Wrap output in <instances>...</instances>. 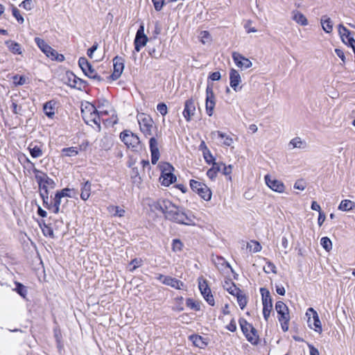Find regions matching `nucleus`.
Returning <instances> with one entry per match:
<instances>
[{
  "mask_svg": "<svg viewBox=\"0 0 355 355\" xmlns=\"http://www.w3.org/2000/svg\"><path fill=\"white\" fill-rule=\"evenodd\" d=\"M196 106L193 99H188L185 101L183 116L187 121H189L195 114Z\"/></svg>",
  "mask_w": 355,
  "mask_h": 355,
  "instance_id": "nucleus-20",
  "label": "nucleus"
},
{
  "mask_svg": "<svg viewBox=\"0 0 355 355\" xmlns=\"http://www.w3.org/2000/svg\"><path fill=\"white\" fill-rule=\"evenodd\" d=\"M15 291L24 298H25L27 295V289L26 286L21 283H16V288H15Z\"/></svg>",
  "mask_w": 355,
  "mask_h": 355,
  "instance_id": "nucleus-44",
  "label": "nucleus"
},
{
  "mask_svg": "<svg viewBox=\"0 0 355 355\" xmlns=\"http://www.w3.org/2000/svg\"><path fill=\"white\" fill-rule=\"evenodd\" d=\"M198 39L202 44L209 45L212 42L210 33L207 31H202L198 35Z\"/></svg>",
  "mask_w": 355,
  "mask_h": 355,
  "instance_id": "nucleus-31",
  "label": "nucleus"
},
{
  "mask_svg": "<svg viewBox=\"0 0 355 355\" xmlns=\"http://www.w3.org/2000/svg\"><path fill=\"white\" fill-rule=\"evenodd\" d=\"M263 304V315L264 319L267 321L272 309V298L270 292L265 288H260Z\"/></svg>",
  "mask_w": 355,
  "mask_h": 355,
  "instance_id": "nucleus-8",
  "label": "nucleus"
},
{
  "mask_svg": "<svg viewBox=\"0 0 355 355\" xmlns=\"http://www.w3.org/2000/svg\"><path fill=\"white\" fill-rule=\"evenodd\" d=\"M98 46V44L94 43V45L87 50V54L90 58H93V53L97 50Z\"/></svg>",
  "mask_w": 355,
  "mask_h": 355,
  "instance_id": "nucleus-60",
  "label": "nucleus"
},
{
  "mask_svg": "<svg viewBox=\"0 0 355 355\" xmlns=\"http://www.w3.org/2000/svg\"><path fill=\"white\" fill-rule=\"evenodd\" d=\"M114 71L110 76L113 80H117L121 75L124 69V60L122 58L116 56L113 59Z\"/></svg>",
  "mask_w": 355,
  "mask_h": 355,
  "instance_id": "nucleus-16",
  "label": "nucleus"
},
{
  "mask_svg": "<svg viewBox=\"0 0 355 355\" xmlns=\"http://www.w3.org/2000/svg\"><path fill=\"white\" fill-rule=\"evenodd\" d=\"M27 162L33 167V171L39 184L40 196L44 203H45L49 199V190L54 189L55 183L54 180L50 178L46 173L35 168L34 164L28 159H27Z\"/></svg>",
  "mask_w": 355,
  "mask_h": 355,
  "instance_id": "nucleus-2",
  "label": "nucleus"
},
{
  "mask_svg": "<svg viewBox=\"0 0 355 355\" xmlns=\"http://www.w3.org/2000/svg\"><path fill=\"white\" fill-rule=\"evenodd\" d=\"M71 192V190L70 189L65 188V189H63L60 191H58L57 193H58V195L60 196L61 198H63V197L72 198Z\"/></svg>",
  "mask_w": 355,
  "mask_h": 355,
  "instance_id": "nucleus-55",
  "label": "nucleus"
},
{
  "mask_svg": "<svg viewBox=\"0 0 355 355\" xmlns=\"http://www.w3.org/2000/svg\"><path fill=\"white\" fill-rule=\"evenodd\" d=\"M148 40V37L144 34V26L141 24L137 30L135 38V50L139 52L141 49L146 46Z\"/></svg>",
  "mask_w": 355,
  "mask_h": 355,
  "instance_id": "nucleus-12",
  "label": "nucleus"
},
{
  "mask_svg": "<svg viewBox=\"0 0 355 355\" xmlns=\"http://www.w3.org/2000/svg\"><path fill=\"white\" fill-rule=\"evenodd\" d=\"M6 44L8 49L14 54L21 55L22 53L21 45L14 41L8 40L6 42Z\"/></svg>",
  "mask_w": 355,
  "mask_h": 355,
  "instance_id": "nucleus-27",
  "label": "nucleus"
},
{
  "mask_svg": "<svg viewBox=\"0 0 355 355\" xmlns=\"http://www.w3.org/2000/svg\"><path fill=\"white\" fill-rule=\"evenodd\" d=\"M191 340L193 345L200 348H204L207 345V343L202 336L198 335H193L190 336Z\"/></svg>",
  "mask_w": 355,
  "mask_h": 355,
  "instance_id": "nucleus-36",
  "label": "nucleus"
},
{
  "mask_svg": "<svg viewBox=\"0 0 355 355\" xmlns=\"http://www.w3.org/2000/svg\"><path fill=\"white\" fill-rule=\"evenodd\" d=\"M292 19L301 26H306L308 24L306 17L298 10H295L292 12Z\"/></svg>",
  "mask_w": 355,
  "mask_h": 355,
  "instance_id": "nucleus-23",
  "label": "nucleus"
},
{
  "mask_svg": "<svg viewBox=\"0 0 355 355\" xmlns=\"http://www.w3.org/2000/svg\"><path fill=\"white\" fill-rule=\"evenodd\" d=\"M335 53H336L337 56L339 57L343 62H345V53L341 49H336Z\"/></svg>",
  "mask_w": 355,
  "mask_h": 355,
  "instance_id": "nucleus-62",
  "label": "nucleus"
},
{
  "mask_svg": "<svg viewBox=\"0 0 355 355\" xmlns=\"http://www.w3.org/2000/svg\"><path fill=\"white\" fill-rule=\"evenodd\" d=\"M81 114L85 122L90 125L92 123L95 124L97 127V130L101 131V119H99V114L97 112V108L92 103H86L85 105L82 106Z\"/></svg>",
  "mask_w": 355,
  "mask_h": 355,
  "instance_id": "nucleus-3",
  "label": "nucleus"
},
{
  "mask_svg": "<svg viewBox=\"0 0 355 355\" xmlns=\"http://www.w3.org/2000/svg\"><path fill=\"white\" fill-rule=\"evenodd\" d=\"M164 284L169 286L175 289L181 290L184 286V284L180 280L175 278L168 276V278H165Z\"/></svg>",
  "mask_w": 355,
  "mask_h": 355,
  "instance_id": "nucleus-25",
  "label": "nucleus"
},
{
  "mask_svg": "<svg viewBox=\"0 0 355 355\" xmlns=\"http://www.w3.org/2000/svg\"><path fill=\"white\" fill-rule=\"evenodd\" d=\"M248 248L250 251H252L253 252H258L261 250V246L259 243L254 241H251L250 243H248Z\"/></svg>",
  "mask_w": 355,
  "mask_h": 355,
  "instance_id": "nucleus-45",
  "label": "nucleus"
},
{
  "mask_svg": "<svg viewBox=\"0 0 355 355\" xmlns=\"http://www.w3.org/2000/svg\"><path fill=\"white\" fill-rule=\"evenodd\" d=\"M105 104L108 105V102L104 101V103L101 105H98V107H96L97 112L99 114V119H101V117H102L103 115H107L109 113L108 110L104 108L105 107Z\"/></svg>",
  "mask_w": 355,
  "mask_h": 355,
  "instance_id": "nucleus-46",
  "label": "nucleus"
},
{
  "mask_svg": "<svg viewBox=\"0 0 355 355\" xmlns=\"http://www.w3.org/2000/svg\"><path fill=\"white\" fill-rule=\"evenodd\" d=\"M289 146H291V148H300L304 149L307 147V143L305 140L302 139L300 137H295L292 139L289 142Z\"/></svg>",
  "mask_w": 355,
  "mask_h": 355,
  "instance_id": "nucleus-26",
  "label": "nucleus"
},
{
  "mask_svg": "<svg viewBox=\"0 0 355 355\" xmlns=\"http://www.w3.org/2000/svg\"><path fill=\"white\" fill-rule=\"evenodd\" d=\"M226 329L232 332H234L236 330V324L234 319H232L230 322L226 326Z\"/></svg>",
  "mask_w": 355,
  "mask_h": 355,
  "instance_id": "nucleus-58",
  "label": "nucleus"
},
{
  "mask_svg": "<svg viewBox=\"0 0 355 355\" xmlns=\"http://www.w3.org/2000/svg\"><path fill=\"white\" fill-rule=\"evenodd\" d=\"M155 9L157 11H159L162 9L164 4V0H152Z\"/></svg>",
  "mask_w": 355,
  "mask_h": 355,
  "instance_id": "nucleus-56",
  "label": "nucleus"
},
{
  "mask_svg": "<svg viewBox=\"0 0 355 355\" xmlns=\"http://www.w3.org/2000/svg\"><path fill=\"white\" fill-rule=\"evenodd\" d=\"M355 207V202L350 200H343L340 202L338 209L343 211L352 210Z\"/></svg>",
  "mask_w": 355,
  "mask_h": 355,
  "instance_id": "nucleus-30",
  "label": "nucleus"
},
{
  "mask_svg": "<svg viewBox=\"0 0 355 355\" xmlns=\"http://www.w3.org/2000/svg\"><path fill=\"white\" fill-rule=\"evenodd\" d=\"M182 243L179 239H174L172 243V249L174 252H178L182 250Z\"/></svg>",
  "mask_w": 355,
  "mask_h": 355,
  "instance_id": "nucleus-54",
  "label": "nucleus"
},
{
  "mask_svg": "<svg viewBox=\"0 0 355 355\" xmlns=\"http://www.w3.org/2000/svg\"><path fill=\"white\" fill-rule=\"evenodd\" d=\"M62 155L67 157H74L78 154V150L76 147L64 148L62 150Z\"/></svg>",
  "mask_w": 355,
  "mask_h": 355,
  "instance_id": "nucleus-40",
  "label": "nucleus"
},
{
  "mask_svg": "<svg viewBox=\"0 0 355 355\" xmlns=\"http://www.w3.org/2000/svg\"><path fill=\"white\" fill-rule=\"evenodd\" d=\"M223 287L230 294L234 296L236 294L239 293L240 289L232 282L225 281L223 284Z\"/></svg>",
  "mask_w": 355,
  "mask_h": 355,
  "instance_id": "nucleus-35",
  "label": "nucleus"
},
{
  "mask_svg": "<svg viewBox=\"0 0 355 355\" xmlns=\"http://www.w3.org/2000/svg\"><path fill=\"white\" fill-rule=\"evenodd\" d=\"M142 261L141 259H135L130 263V271H134L135 269L141 266Z\"/></svg>",
  "mask_w": 355,
  "mask_h": 355,
  "instance_id": "nucleus-50",
  "label": "nucleus"
},
{
  "mask_svg": "<svg viewBox=\"0 0 355 355\" xmlns=\"http://www.w3.org/2000/svg\"><path fill=\"white\" fill-rule=\"evenodd\" d=\"M263 270L266 273H270V272L276 273L277 272H276V266H275V264H273L271 262H268L266 263V266H264Z\"/></svg>",
  "mask_w": 355,
  "mask_h": 355,
  "instance_id": "nucleus-52",
  "label": "nucleus"
},
{
  "mask_svg": "<svg viewBox=\"0 0 355 355\" xmlns=\"http://www.w3.org/2000/svg\"><path fill=\"white\" fill-rule=\"evenodd\" d=\"M232 165L226 166L225 164H223V171H222L223 174H224L225 175H229L232 173Z\"/></svg>",
  "mask_w": 355,
  "mask_h": 355,
  "instance_id": "nucleus-59",
  "label": "nucleus"
},
{
  "mask_svg": "<svg viewBox=\"0 0 355 355\" xmlns=\"http://www.w3.org/2000/svg\"><path fill=\"white\" fill-rule=\"evenodd\" d=\"M234 296L236 297L237 302L241 309H243L248 303V300L246 295L243 293L242 291H239V293L236 294Z\"/></svg>",
  "mask_w": 355,
  "mask_h": 355,
  "instance_id": "nucleus-38",
  "label": "nucleus"
},
{
  "mask_svg": "<svg viewBox=\"0 0 355 355\" xmlns=\"http://www.w3.org/2000/svg\"><path fill=\"white\" fill-rule=\"evenodd\" d=\"M11 107L12 110V112L16 114H21L22 112V107L21 105H19L17 101L15 99L12 100V105Z\"/></svg>",
  "mask_w": 355,
  "mask_h": 355,
  "instance_id": "nucleus-49",
  "label": "nucleus"
},
{
  "mask_svg": "<svg viewBox=\"0 0 355 355\" xmlns=\"http://www.w3.org/2000/svg\"><path fill=\"white\" fill-rule=\"evenodd\" d=\"M35 42L40 48V49L45 54L49 53L51 49H52L44 40L40 37H35Z\"/></svg>",
  "mask_w": 355,
  "mask_h": 355,
  "instance_id": "nucleus-32",
  "label": "nucleus"
},
{
  "mask_svg": "<svg viewBox=\"0 0 355 355\" xmlns=\"http://www.w3.org/2000/svg\"><path fill=\"white\" fill-rule=\"evenodd\" d=\"M150 150L151 153V162L156 164L159 159V150L158 142L155 137H151L149 141Z\"/></svg>",
  "mask_w": 355,
  "mask_h": 355,
  "instance_id": "nucleus-19",
  "label": "nucleus"
},
{
  "mask_svg": "<svg viewBox=\"0 0 355 355\" xmlns=\"http://www.w3.org/2000/svg\"><path fill=\"white\" fill-rule=\"evenodd\" d=\"M187 305L191 309H193L195 311L200 310V305L198 303L194 302L192 299H187Z\"/></svg>",
  "mask_w": 355,
  "mask_h": 355,
  "instance_id": "nucleus-53",
  "label": "nucleus"
},
{
  "mask_svg": "<svg viewBox=\"0 0 355 355\" xmlns=\"http://www.w3.org/2000/svg\"><path fill=\"white\" fill-rule=\"evenodd\" d=\"M320 21L322 29L327 33H330L333 30V23L331 19L327 16L324 15L322 17Z\"/></svg>",
  "mask_w": 355,
  "mask_h": 355,
  "instance_id": "nucleus-28",
  "label": "nucleus"
},
{
  "mask_svg": "<svg viewBox=\"0 0 355 355\" xmlns=\"http://www.w3.org/2000/svg\"><path fill=\"white\" fill-rule=\"evenodd\" d=\"M26 10H31L32 9V0H24L20 4Z\"/></svg>",
  "mask_w": 355,
  "mask_h": 355,
  "instance_id": "nucleus-57",
  "label": "nucleus"
},
{
  "mask_svg": "<svg viewBox=\"0 0 355 355\" xmlns=\"http://www.w3.org/2000/svg\"><path fill=\"white\" fill-rule=\"evenodd\" d=\"M232 56L236 66L241 70H245L252 67V62L241 53L238 52H233Z\"/></svg>",
  "mask_w": 355,
  "mask_h": 355,
  "instance_id": "nucleus-14",
  "label": "nucleus"
},
{
  "mask_svg": "<svg viewBox=\"0 0 355 355\" xmlns=\"http://www.w3.org/2000/svg\"><path fill=\"white\" fill-rule=\"evenodd\" d=\"M191 189L198 193L202 199L209 201L211 198V191L210 189L203 182L191 180L190 181Z\"/></svg>",
  "mask_w": 355,
  "mask_h": 355,
  "instance_id": "nucleus-5",
  "label": "nucleus"
},
{
  "mask_svg": "<svg viewBox=\"0 0 355 355\" xmlns=\"http://www.w3.org/2000/svg\"><path fill=\"white\" fill-rule=\"evenodd\" d=\"M159 180L162 185L168 187L176 181V177L173 174V173H162Z\"/></svg>",
  "mask_w": 355,
  "mask_h": 355,
  "instance_id": "nucleus-24",
  "label": "nucleus"
},
{
  "mask_svg": "<svg viewBox=\"0 0 355 355\" xmlns=\"http://www.w3.org/2000/svg\"><path fill=\"white\" fill-rule=\"evenodd\" d=\"M306 315L308 316L309 327L315 331L321 333L322 329L318 313L313 308H309L306 313Z\"/></svg>",
  "mask_w": 355,
  "mask_h": 355,
  "instance_id": "nucleus-9",
  "label": "nucleus"
},
{
  "mask_svg": "<svg viewBox=\"0 0 355 355\" xmlns=\"http://www.w3.org/2000/svg\"><path fill=\"white\" fill-rule=\"evenodd\" d=\"M137 121L139 125L140 130L146 137L152 135L154 121L153 119L144 113L137 114Z\"/></svg>",
  "mask_w": 355,
  "mask_h": 355,
  "instance_id": "nucleus-4",
  "label": "nucleus"
},
{
  "mask_svg": "<svg viewBox=\"0 0 355 355\" xmlns=\"http://www.w3.org/2000/svg\"><path fill=\"white\" fill-rule=\"evenodd\" d=\"M275 309L279 315V321H283V320H290L288 309L283 302H277L275 304Z\"/></svg>",
  "mask_w": 355,
  "mask_h": 355,
  "instance_id": "nucleus-21",
  "label": "nucleus"
},
{
  "mask_svg": "<svg viewBox=\"0 0 355 355\" xmlns=\"http://www.w3.org/2000/svg\"><path fill=\"white\" fill-rule=\"evenodd\" d=\"M67 85L71 87L81 89L82 87H85V82L82 79L78 78L72 72L67 73Z\"/></svg>",
  "mask_w": 355,
  "mask_h": 355,
  "instance_id": "nucleus-18",
  "label": "nucleus"
},
{
  "mask_svg": "<svg viewBox=\"0 0 355 355\" xmlns=\"http://www.w3.org/2000/svg\"><path fill=\"white\" fill-rule=\"evenodd\" d=\"M157 110L162 116H165L168 113V108L164 103H159L157 105Z\"/></svg>",
  "mask_w": 355,
  "mask_h": 355,
  "instance_id": "nucleus-51",
  "label": "nucleus"
},
{
  "mask_svg": "<svg viewBox=\"0 0 355 355\" xmlns=\"http://www.w3.org/2000/svg\"><path fill=\"white\" fill-rule=\"evenodd\" d=\"M308 347L310 351V355H320L319 351L313 345L308 344Z\"/></svg>",
  "mask_w": 355,
  "mask_h": 355,
  "instance_id": "nucleus-64",
  "label": "nucleus"
},
{
  "mask_svg": "<svg viewBox=\"0 0 355 355\" xmlns=\"http://www.w3.org/2000/svg\"><path fill=\"white\" fill-rule=\"evenodd\" d=\"M320 244L327 252H329L332 249L331 241L327 236L321 239Z\"/></svg>",
  "mask_w": 355,
  "mask_h": 355,
  "instance_id": "nucleus-43",
  "label": "nucleus"
},
{
  "mask_svg": "<svg viewBox=\"0 0 355 355\" xmlns=\"http://www.w3.org/2000/svg\"><path fill=\"white\" fill-rule=\"evenodd\" d=\"M12 81L15 86H21L27 83V79L24 76L17 74L12 77Z\"/></svg>",
  "mask_w": 355,
  "mask_h": 355,
  "instance_id": "nucleus-41",
  "label": "nucleus"
},
{
  "mask_svg": "<svg viewBox=\"0 0 355 355\" xmlns=\"http://www.w3.org/2000/svg\"><path fill=\"white\" fill-rule=\"evenodd\" d=\"M109 213L112 216L123 217L125 214V211L119 207V206L110 205L107 207Z\"/></svg>",
  "mask_w": 355,
  "mask_h": 355,
  "instance_id": "nucleus-34",
  "label": "nucleus"
},
{
  "mask_svg": "<svg viewBox=\"0 0 355 355\" xmlns=\"http://www.w3.org/2000/svg\"><path fill=\"white\" fill-rule=\"evenodd\" d=\"M241 83V77L238 71L231 69L230 71V85L236 92L241 90L242 87L239 86Z\"/></svg>",
  "mask_w": 355,
  "mask_h": 355,
  "instance_id": "nucleus-17",
  "label": "nucleus"
},
{
  "mask_svg": "<svg viewBox=\"0 0 355 355\" xmlns=\"http://www.w3.org/2000/svg\"><path fill=\"white\" fill-rule=\"evenodd\" d=\"M53 105L52 101H48L44 105V112L49 118H53L55 114Z\"/></svg>",
  "mask_w": 355,
  "mask_h": 355,
  "instance_id": "nucleus-37",
  "label": "nucleus"
},
{
  "mask_svg": "<svg viewBox=\"0 0 355 355\" xmlns=\"http://www.w3.org/2000/svg\"><path fill=\"white\" fill-rule=\"evenodd\" d=\"M198 287L202 295L207 301V302L209 305L214 306L215 304V301L207 281L205 279H199Z\"/></svg>",
  "mask_w": 355,
  "mask_h": 355,
  "instance_id": "nucleus-13",
  "label": "nucleus"
},
{
  "mask_svg": "<svg viewBox=\"0 0 355 355\" xmlns=\"http://www.w3.org/2000/svg\"><path fill=\"white\" fill-rule=\"evenodd\" d=\"M325 218H326L325 214L323 212L320 211L318 218V223L320 227L322 226L324 221L325 220Z\"/></svg>",
  "mask_w": 355,
  "mask_h": 355,
  "instance_id": "nucleus-61",
  "label": "nucleus"
},
{
  "mask_svg": "<svg viewBox=\"0 0 355 355\" xmlns=\"http://www.w3.org/2000/svg\"><path fill=\"white\" fill-rule=\"evenodd\" d=\"M264 180L266 185L273 191L279 193L284 192L286 187L282 181L277 180L269 174L265 175Z\"/></svg>",
  "mask_w": 355,
  "mask_h": 355,
  "instance_id": "nucleus-11",
  "label": "nucleus"
},
{
  "mask_svg": "<svg viewBox=\"0 0 355 355\" xmlns=\"http://www.w3.org/2000/svg\"><path fill=\"white\" fill-rule=\"evenodd\" d=\"M12 12L13 17L17 19V21L19 24H23L24 22V17L21 15L20 11L16 7H14V6L12 7Z\"/></svg>",
  "mask_w": 355,
  "mask_h": 355,
  "instance_id": "nucleus-47",
  "label": "nucleus"
},
{
  "mask_svg": "<svg viewBox=\"0 0 355 355\" xmlns=\"http://www.w3.org/2000/svg\"><path fill=\"white\" fill-rule=\"evenodd\" d=\"M216 105L215 96L213 89L210 87L206 89V103L205 108L207 114L211 116L213 115L214 110Z\"/></svg>",
  "mask_w": 355,
  "mask_h": 355,
  "instance_id": "nucleus-15",
  "label": "nucleus"
},
{
  "mask_svg": "<svg viewBox=\"0 0 355 355\" xmlns=\"http://www.w3.org/2000/svg\"><path fill=\"white\" fill-rule=\"evenodd\" d=\"M211 135L214 136L217 135L218 138L223 139V144L226 146H230L233 144L232 138L222 132L215 131L211 132Z\"/></svg>",
  "mask_w": 355,
  "mask_h": 355,
  "instance_id": "nucleus-29",
  "label": "nucleus"
},
{
  "mask_svg": "<svg viewBox=\"0 0 355 355\" xmlns=\"http://www.w3.org/2000/svg\"><path fill=\"white\" fill-rule=\"evenodd\" d=\"M92 189V184L87 180L81 184L80 198L83 200L86 201L90 196Z\"/></svg>",
  "mask_w": 355,
  "mask_h": 355,
  "instance_id": "nucleus-22",
  "label": "nucleus"
},
{
  "mask_svg": "<svg viewBox=\"0 0 355 355\" xmlns=\"http://www.w3.org/2000/svg\"><path fill=\"white\" fill-rule=\"evenodd\" d=\"M48 58H51L52 60H57L59 62H62L64 60V56L62 54H59L55 49L53 48L51 49L49 53L46 55Z\"/></svg>",
  "mask_w": 355,
  "mask_h": 355,
  "instance_id": "nucleus-39",
  "label": "nucleus"
},
{
  "mask_svg": "<svg viewBox=\"0 0 355 355\" xmlns=\"http://www.w3.org/2000/svg\"><path fill=\"white\" fill-rule=\"evenodd\" d=\"M28 149L29 150L30 154L33 158L40 157L43 155L42 150L40 146L31 144L28 146Z\"/></svg>",
  "mask_w": 355,
  "mask_h": 355,
  "instance_id": "nucleus-33",
  "label": "nucleus"
},
{
  "mask_svg": "<svg viewBox=\"0 0 355 355\" xmlns=\"http://www.w3.org/2000/svg\"><path fill=\"white\" fill-rule=\"evenodd\" d=\"M120 139L129 148L137 150L140 144L139 137L130 130H124L120 134Z\"/></svg>",
  "mask_w": 355,
  "mask_h": 355,
  "instance_id": "nucleus-6",
  "label": "nucleus"
},
{
  "mask_svg": "<svg viewBox=\"0 0 355 355\" xmlns=\"http://www.w3.org/2000/svg\"><path fill=\"white\" fill-rule=\"evenodd\" d=\"M218 173V166L217 162H214L212 167L209 169L207 172V175L211 180H214Z\"/></svg>",
  "mask_w": 355,
  "mask_h": 355,
  "instance_id": "nucleus-42",
  "label": "nucleus"
},
{
  "mask_svg": "<svg viewBox=\"0 0 355 355\" xmlns=\"http://www.w3.org/2000/svg\"><path fill=\"white\" fill-rule=\"evenodd\" d=\"M150 206L153 211L164 214L166 218L175 223L186 225H195L193 216L188 214L183 208L175 206L168 200L154 201Z\"/></svg>",
  "mask_w": 355,
  "mask_h": 355,
  "instance_id": "nucleus-1",
  "label": "nucleus"
},
{
  "mask_svg": "<svg viewBox=\"0 0 355 355\" xmlns=\"http://www.w3.org/2000/svg\"><path fill=\"white\" fill-rule=\"evenodd\" d=\"M239 324L241 330L248 341L252 343H256L257 340V331L252 325L248 323L245 319H241Z\"/></svg>",
  "mask_w": 355,
  "mask_h": 355,
  "instance_id": "nucleus-10",
  "label": "nucleus"
},
{
  "mask_svg": "<svg viewBox=\"0 0 355 355\" xmlns=\"http://www.w3.org/2000/svg\"><path fill=\"white\" fill-rule=\"evenodd\" d=\"M159 166L162 171V173H172L174 169L172 165L166 162L162 163Z\"/></svg>",
  "mask_w": 355,
  "mask_h": 355,
  "instance_id": "nucleus-48",
  "label": "nucleus"
},
{
  "mask_svg": "<svg viewBox=\"0 0 355 355\" xmlns=\"http://www.w3.org/2000/svg\"><path fill=\"white\" fill-rule=\"evenodd\" d=\"M220 73L218 71L213 72L209 76L210 79L214 81L220 80Z\"/></svg>",
  "mask_w": 355,
  "mask_h": 355,
  "instance_id": "nucleus-63",
  "label": "nucleus"
},
{
  "mask_svg": "<svg viewBox=\"0 0 355 355\" xmlns=\"http://www.w3.org/2000/svg\"><path fill=\"white\" fill-rule=\"evenodd\" d=\"M78 65L85 76L91 79H94L97 82H101L103 78L98 75L96 70L85 58H80L78 60Z\"/></svg>",
  "mask_w": 355,
  "mask_h": 355,
  "instance_id": "nucleus-7",
  "label": "nucleus"
}]
</instances>
